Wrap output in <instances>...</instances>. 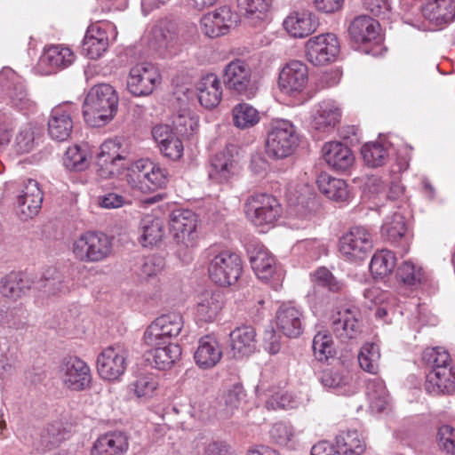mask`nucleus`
<instances>
[{"instance_id": "obj_43", "label": "nucleus", "mask_w": 455, "mask_h": 455, "mask_svg": "<svg viewBox=\"0 0 455 455\" xmlns=\"http://www.w3.org/2000/svg\"><path fill=\"white\" fill-rule=\"evenodd\" d=\"M260 120L259 111L248 103H238L232 109V122L235 127L246 130L255 126Z\"/></svg>"}, {"instance_id": "obj_50", "label": "nucleus", "mask_w": 455, "mask_h": 455, "mask_svg": "<svg viewBox=\"0 0 455 455\" xmlns=\"http://www.w3.org/2000/svg\"><path fill=\"white\" fill-rule=\"evenodd\" d=\"M395 263V253L385 249L377 251L372 256L369 267L373 275L383 277L392 273Z\"/></svg>"}, {"instance_id": "obj_52", "label": "nucleus", "mask_w": 455, "mask_h": 455, "mask_svg": "<svg viewBox=\"0 0 455 455\" xmlns=\"http://www.w3.org/2000/svg\"><path fill=\"white\" fill-rule=\"evenodd\" d=\"M363 161L372 168L382 166L388 156L387 149L378 142H369L361 150Z\"/></svg>"}, {"instance_id": "obj_38", "label": "nucleus", "mask_w": 455, "mask_h": 455, "mask_svg": "<svg viewBox=\"0 0 455 455\" xmlns=\"http://www.w3.org/2000/svg\"><path fill=\"white\" fill-rule=\"evenodd\" d=\"M223 300L220 292L204 291L198 295L196 317L201 322H212L222 307Z\"/></svg>"}, {"instance_id": "obj_20", "label": "nucleus", "mask_w": 455, "mask_h": 455, "mask_svg": "<svg viewBox=\"0 0 455 455\" xmlns=\"http://www.w3.org/2000/svg\"><path fill=\"white\" fill-rule=\"evenodd\" d=\"M234 14L228 6H222L212 13H207L200 20L202 32L212 38L228 33L234 24Z\"/></svg>"}, {"instance_id": "obj_13", "label": "nucleus", "mask_w": 455, "mask_h": 455, "mask_svg": "<svg viewBox=\"0 0 455 455\" xmlns=\"http://www.w3.org/2000/svg\"><path fill=\"white\" fill-rule=\"evenodd\" d=\"M128 353V349L121 344L104 348L97 358L100 376L108 380L118 379L126 371Z\"/></svg>"}, {"instance_id": "obj_8", "label": "nucleus", "mask_w": 455, "mask_h": 455, "mask_svg": "<svg viewBox=\"0 0 455 455\" xmlns=\"http://www.w3.org/2000/svg\"><path fill=\"white\" fill-rule=\"evenodd\" d=\"M360 315L359 309L353 304L337 307L330 319L332 334L341 342L356 339L362 331Z\"/></svg>"}, {"instance_id": "obj_54", "label": "nucleus", "mask_w": 455, "mask_h": 455, "mask_svg": "<svg viewBox=\"0 0 455 455\" xmlns=\"http://www.w3.org/2000/svg\"><path fill=\"white\" fill-rule=\"evenodd\" d=\"M63 164L66 169L72 172H82L88 165L87 154L80 146L69 147L64 156Z\"/></svg>"}, {"instance_id": "obj_56", "label": "nucleus", "mask_w": 455, "mask_h": 455, "mask_svg": "<svg viewBox=\"0 0 455 455\" xmlns=\"http://www.w3.org/2000/svg\"><path fill=\"white\" fill-rule=\"evenodd\" d=\"M315 206L316 203L313 198H309L306 202L300 199L293 209L295 218L291 226L294 228H305L307 227L313 218Z\"/></svg>"}, {"instance_id": "obj_46", "label": "nucleus", "mask_w": 455, "mask_h": 455, "mask_svg": "<svg viewBox=\"0 0 455 455\" xmlns=\"http://www.w3.org/2000/svg\"><path fill=\"white\" fill-rule=\"evenodd\" d=\"M66 433L60 422H54L44 427L37 440V450L44 452L58 447L65 439Z\"/></svg>"}, {"instance_id": "obj_22", "label": "nucleus", "mask_w": 455, "mask_h": 455, "mask_svg": "<svg viewBox=\"0 0 455 455\" xmlns=\"http://www.w3.org/2000/svg\"><path fill=\"white\" fill-rule=\"evenodd\" d=\"M73 127L71 112L66 106H58L52 109L47 122V132L52 140H67L70 137Z\"/></svg>"}, {"instance_id": "obj_17", "label": "nucleus", "mask_w": 455, "mask_h": 455, "mask_svg": "<svg viewBox=\"0 0 455 455\" xmlns=\"http://www.w3.org/2000/svg\"><path fill=\"white\" fill-rule=\"evenodd\" d=\"M307 81V66L302 61L292 60L281 70L278 84L283 93L295 96L305 89Z\"/></svg>"}, {"instance_id": "obj_40", "label": "nucleus", "mask_w": 455, "mask_h": 455, "mask_svg": "<svg viewBox=\"0 0 455 455\" xmlns=\"http://www.w3.org/2000/svg\"><path fill=\"white\" fill-rule=\"evenodd\" d=\"M32 285L30 279L22 273L11 272L0 281V292L3 296L17 299L24 295Z\"/></svg>"}, {"instance_id": "obj_55", "label": "nucleus", "mask_w": 455, "mask_h": 455, "mask_svg": "<svg viewBox=\"0 0 455 455\" xmlns=\"http://www.w3.org/2000/svg\"><path fill=\"white\" fill-rule=\"evenodd\" d=\"M422 360L427 366L431 368L429 372H436L439 368L451 366L449 353L442 347L425 349L422 354Z\"/></svg>"}, {"instance_id": "obj_15", "label": "nucleus", "mask_w": 455, "mask_h": 455, "mask_svg": "<svg viewBox=\"0 0 455 455\" xmlns=\"http://www.w3.org/2000/svg\"><path fill=\"white\" fill-rule=\"evenodd\" d=\"M339 52L337 36L326 33L313 36L306 44V56L315 66H321L333 61Z\"/></svg>"}, {"instance_id": "obj_63", "label": "nucleus", "mask_w": 455, "mask_h": 455, "mask_svg": "<svg viewBox=\"0 0 455 455\" xmlns=\"http://www.w3.org/2000/svg\"><path fill=\"white\" fill-rule=\"evenodd\" d=\"M271 440L279 446H286L294 435L293 428L284 422L274 424L269 431Z\"/></svg>"}, {"instance_id": "obj_7", "label": "nucleus", "mask_w": 455, "mask_h": 455, "mask_svg": "<svg viewBox=\"0 0 455 455\" xmlns=\"http://www.w3.org/2000/svg\"><path fill=\"white\" fill-rule=\"evenodd\" d=\"M169 226L173 239L180 246L179 254L182 249L189 251L196 245L197 216L194 212L183 209L172 211L170 214Z\"/></svg>"}, {"instance_id": "obj_9", "label": "nucleus", "mask_w": 455, "mask_h": 455, "mask_svg": "<svg viewBox=\"0 0 455 455\" xmlns=\"http://www.w3.org/2000/svg\"><path fill=\"white\" fill-rule=\"evenodd\" d=\"M183 318L179 313H169L158 316L144 332V341L148 346H156L172 342L183 328Z\"/></svg>"}, {"instance_id": "obj_4", "label": "nucleus", "mask_w": 455, "mask_h": 455, "mask_svg": "<svg viewBox=\"0 0 455 455\" xmlns=\"http://www.w3.org/2000/svg\"><path fill=\"white\" fill-rule=\"evenodd\" d=\"M212 257L209 263V275L215 283L220 286L235 284L242 274V260L238 254L228 250L218 251L212 247L208 250Z\"/></svg>"}, {"instance_id": "obj_60", "label": "nucleus", "mask_w": 455, "mask_h": 455, "mask_svg": "<svg viewBox=\"0 0 455 455\" xmlns=\"http://www.w3.org/2000/svg\"><path fill=\"white\" fill-rule=\"evenodd\" d=\"M164 259L158 255H150L142 259L137 266L136 274L142 279L156 275L164 267Z\"/></svg>"}, {"instance_id": "obj_48", "label": "nucleus", "mask_w": 455, "mask_h": 455, "mask_svg": "<svg viewBox=\"0 0 455 455\" xmlns=\"http://www.w3.org/2000/svg\"><path fill=\"white\" fill-rule=\"evenodd\" d=\"M4 99L9 106L20 111H30L35 107V102L30 98L21 77Z\"/></svg>"}, {"instance_id": "obj_11", "label": "nucleus", "mask_w": 455, "mask_h": 455, "mask_svg": "<svg viewBox=\"0 0 455 455\" xmlns=\"http://www.w3.org/2000/svg\"><path fill=\"white\" fill-rule=\"evenodd\" d=\"M59 374L65 387L71 391H84L92 385V373L89 365L77 356L62 359Z\"/></svg>"}, {"instance_id": "obj_59", "label": "nucleus", "mask_w": 455, "mask_h": 455, "mask_svg": "<svg viewBox=\"0 0 455 455\" xmlns=\"http://www.w3.org/2000/svg\"><path fill=\"white\" fill-rule=\"evenodd\" d=\"M129 387L130 391L132 392L137 398L147 399L150 397L156 389L157 382L152 374H142L138 376Z\"/></svg>"}, {"instance_id": "obj_32", "label": "nucleus", "mask_w": 455, "mask_h": 455, "mask_svg": "<svg viewBox=\"0 0 455 455\" xmlns=\"http://www.w3.org/2000/svg\"><path fill=\"white\" fill-rule=\"evenodd\" d=\"M341 112L333 100H323L317 106L312 120V127L320 132H329L339 122Z\"/></svg>"}, {"instance_id": "obj_58", "label": "nucleus", "mask_w": 455, "mask_h": 455, "mask_svg": "<svg viewBox=\"0 0 455 455\" xmlns=\"http://www.w3.org/2000/svg\"><path fill=\"white\" fill-rule=\"evenodd\" d=\"M172 124L177 133L182 136L192 135L198 127L197 118L187 108L180 110L174 116Z\"/></svg>"}, {"instance_id": "obj_3", "label": "nucleus", "mask_w": 455, "mask_h": 455, "mask_svg": "<svg viewBox=\"0 0 455 455\" xmlns=\"http://www.w3.org/2000/svg\"><path fill=\"white\" fill-rule=\"evenodd\" d=\"M299 145L294 124L286 119L273 120L267 133L266 154L274 159L290 156Z\"/></svg>"}, {"instance_id": "obj_39", "label": "nucleus", "mask_w": 455, "mask_h": 455, "mask_svg": "<svg viewBox=\"0 0 455 455\" xmlns=\"http://www.w3.org/2000/svg\"><path fill=\"white\" fill-rule=\"evenodd\" d=\"M318 379L323 387L339 395H347L352 393L351 378L341 370L324 369L319 373Z\"/></svg>"}, {"instance_id": "obj_33", "label": "nucleus", "mask_w": 455, "mask_h": 455, "mask_svg": "<svg viewBox=\"0 0 455 455\" xmlns=\"http://www.w3.org/2000/svg\"><path fill=\"white\" fill-rule=\"evenodd\" d=\"M423 17L435 26L450 23L455 17L452 0H430L422 7Z\"/></svg>"}, {"instance_id": "obj_45", "label": "nucleus", "mask_w": 455, "mask_h": 455, "mask_svg": "<svg viewBox=\"0 0 455 455\" xmlns=\"http://www.w3.org/2000/svg\"><path fill=\"white\" fill-rule=\"evenodd\" d=\"M164 235L163 221L158 218L146 216L140 222V243L144 247L156 245Z\"/></svg>"}, {"instance_id": "obj_26", "label": "nucleus", "mask_w": 455, "mask_h": 455, "mask_svg": "<svg viewBox=\"0 0 455 455\" xmlns=\"http://www.w3.org/2000/svg\"><path fill=\"white\" fill-rule=\"evenodd\" d=\"M222 357V350L218 340L212 336H204L198 341L194 354L196 364L204 370L212 369Z\"/></svg>"}, {"instance_id": "obj_47", "label": "nucleus", "mask_w": 455, "mask_h": 455, "mask_svg": "<svg viewBox=\"0 0 455 455\" xmlns=\"http://www.w3.org/2000/svg\"><path fill=\"white\" fill-rule=\"evenodd\" d=\"M366 395L370 408L376 412L383 411L388 403V394L382 379H369L366 384Z\"/></svg>"}, {"instance_id": "obj_51", "label": "nucleus", "mask_w": 455, "mask_h": 455, "mask_svg": "<svg viewBox=\"0 0 455 455\" xmlns=\"http://www.w3.org/2000/svg\"><path fill=\"white\" fill-rule=\"evenodd\" d=\"M379 358V348L374 343H366L363 345L358 355L360 367L364 371L371 374H376L378 372Z\"/></svg>"}, {"instance_id": "obj_18", "label": "nucleus", "mask_w": 455, "mask_h": 455, "mask_svg": "<svg viewBox=\"0 0 455 455\" xmlns=\"http://www.w3.org/2000/svg\"><path fill=\"white\" fill-rule=\"evenodd\" d=\"M43 192L36 180L28 179L24 182L20 194L17 196V213L21 220L36 216L42 207Z\"/></svg>"}, {"instance_id": "obj_42", "label": "nucleus", "mask_w": 455, "mask_h": 455, "mask_svg": "<svg viewBox=\"0 0 455 455\" xmlns=\"http://www.w3.org/2000/svg\"><path fill=\"white\" fill-rule=\"evenodd\" d=\"M396 278L407 286L418 288L427 281V274L419 265L404 261L396 270Z\"/></svg>"}, {"instance_id": "obj_27", "label": "nucleus", "mask_w": 455, "mask_h": 455, "mask_svg": "<svg viewBox=\"0 0 455 455\" xmlns=\"http://www.w3.org/2000/svg\"><path fill=\"white\" fill-rule=\"evenodd\" d=\"M322 153L327 164L337 171L348 169L355 161L351 149L339 141L326 142Z\"/></svg>"}, {"instance_id": "obj_29", "label": "nucleus", "mask_w": 455, "mask_h": 455, "mask_svg": "<svg viewBox=\"0 0 455 455\" xmlns=\"http://www.w3.org/2000/svg\"><path fill=\"white\" fill-rule=\"evenodd\" d=\"M150 347L152 349L148 351L147 360L158 370L170 369L181 356V347L176 343L166 342Z\"/></svg>"}, {"instance_id": "obj_16", "label": "nucleus", "mask_w": 455, "mask_h": 455, "mask_svg": "<svg viewBox=\"0 0 455 455\" xmlns=\"http://www.w3.org/2000/svg\"><path fill=\"white\" fill-rule=\"evenodd\" d=\"M239 169L236 147L228 145L211 159L209 178L218 182L228 181Z\"/></svg>"}, {"instance_id": "obj_57", "label": "nucleus", "mask_w": 455, "mask_h": 455, "mask_svg": "<svg viewBox=\"0 0 455 455\" xmlns=\"http://www.w3.org/2000/svg\"><path fill=\"white\" fill-rule=\"evenodd\" d=\"M314 355L317 361L325 362L334 355L331 337L327 333L318 332L312 341Z\"/></svg>"}, {"instance_id": "obj_31", "label": "nucleus", "mask_w": 455, "mask_h": 455, "mask_svg": "<svg viewBox=\"0 0 455 455\" xmlns=\"http://www.w3.org/2000/svg\"><path fill=\"white\" fill-rule=\"evenodd\" d=\"M382 238L392 243L400 244L403 249L408 245L407 226L404 217L398 212L387 216L380 229Z\"/></svg>"}, {"instance_id": "obj_24", "label": "nucleus", "mask_w": 455, "mask_h": 455, "mask_svg": "<svg viewBox=\"0 0 455 455\" xmlns=\"http://www.w3.org/2000/svg\"><path fill=\"white\" fill-rule=\"evenodd\" d=\"M432 395L455 394V367L439 368L436 372H428L424 385Z\"/></svg>"}, {"instance_id": "obj_34", "label": "nucleus", "mask_w": 455, "mask_h": 455, "mask_svg": "<svg viewBox=\"0 0 455 455\" xmlns=\"http://www.w3.org/2000/svg\"><path fill=\"white\" fill-rule=\"evenodd\" d=\"M286 31L293 37H306L317 28L315 16L309 11L291 13L283 21Z\"/></svg>"}, {"instance_id": "obj_14", "label": "nucleus", "mask_w": 455, "mask_h": 455, "mask_svg": "<svg viewBox=\"0 0 455 455\" xmlns=\"http://www.w3.org/2000/svg\"><path fill=\"white\" fill-rule=\"evenodd\" d=\"M372 249L371 234L363 227H353L339 239V251L351 261L367 258Z\"/></svg>"}, {"instance_id": "obj_36", "label": "nucleus", "mask_w": 455, "mask_h": 455, "mask_svg": "<svg viewBox=\"0 0 455 455\" xmlns=\"http://www.w3.org/2000/svg\"><path fill=\"white\" fill-rule=\"evenodd\" d=\"M74 60L75 54L70 48L55 44L44 49L40 64L49 68V72H56L68 68Z\"/></svg>"}, {"instance_id": "obj_53", "label": "nucleus", "mask_w": 455, "mask_h": 455, "mask_svg": "<svg viewBox=\"0 0 455 455\" xmlns=\"http://www.w3.org/2000/svg\"><path fill=\"white\" fill-rule=\"evenodd\" d=\"M270 5L271 0H237L239 12L251 20H262Z\"/></svg>"}, {"instance_id": "obj_61", "label": "nucleus", "mask_w": 455, "mask_h": 455, "mask_svg": "<svg viewBox=\"0 0 455 455\" xmlns=\"http://www.w3.org/2000/svg\"><path fill=\"white\" fill-rule=\"evenodd\" d=\"M35 147L34 131L29 125L22 126L16 135L13 144L14 150L17 154L22 155L29 153Z\"/></svg>"}, {"instance_id": "obj_10", "label": "nucleus", "mask_w": 455, "mask_h": 455, "mask_svg": "<svg viewBox=\"0 0 455 455\" xmlns=\"http://www.w3.org/2000/svg\"><path fill=\"white\" fill-rule=\"evenodd\" d=\"M161 80L158 68L152 63H138L130 69L127 90L135 97L148 96L161 84Z\"/></svg>"}, {"instance_id": "obj_1", "label": "nucleus", "mask_w": 455, "mask_h": 455, "mask_svg": "<svg viewBox=\"0 0 455 455\" xmlns=\"http://www.w3.org/2000/svg\"><path fill=\"white\" fill-rule=\"evenodd\" d=\"M119 96L116 89L108 84L92 86L84 100L83 114L85 122L93 127H101L116 115Z\"/></svg>"}, {"instance_id": "obj_6", "label": "nucleus", "mask_w": 455, "mask_h": 455, "mask_svg": "<svg viewBox=\"0 0 455 455\" xmlns=\"http://www.w3.org/2000/svg\"><path fill=\"white\" fill-rule=\"evenodd\" d=\"M73 253L82 262H100L107 259L112 250L109 237L100 232H85L73 243Z\"/></svg>"}, {"instance_id": "obj_5", "label": "nucleus", "mask_w": 455, "mask_h": 455, "mask_svg": "<svg viewBox=\"0 0 455 455\" xmlns=\"http://www.w3.org/2000/svg\"><path fill=\"white\" fill-rule=\"evenodd\" d=\"M246 217L257 227L269 228L282 214V207L275 197L266 193L253 194L244 203Z\"/></svg>"}, {"instance_id": "obj_19", "label": "nucleus", "mask_w": 455, "mask_h": 455, "mask_svg": "<svg viewBox=\"0 0 455 455\" xmlns=\"http://www.w3.org/2000/svg\"><path fill=\"white\" fill-rule=\"evenodd\" d=\"M118 144L114 140L105 141L100 146V152L98 155L97 177L101 180L113 178L124 164H118V162L125 160V156L117 152Z\"/></svg>"}, {"instance_id": "obj_49", "label": "nucleus", "mask_w": 455, "mask_h": 455, "mask_svg": "<svg viewBox=\"0 0 455 455\" xmlns=\"http://www.w3.org/2000/svg\"><path fill=\"white\" fill-rule=\"evenodd\" d=\"M312 281L315 284V291L312 294H308L311 301L315 299L316 288H326L331 292H339L343 290L344 283L338 280L332 273L324 267H318L312 275Z\"/></svg>"}, {"instance_id": "obj_35", "label": "nucleus", "mask_w": 455, "mask_h": 455, "mask_svg": "<svg viewBox=\"0 0 455 455\" xmlns=\"http://www.w3.org/2000/svg\"><path fill=\"white\" fill-rule=\"evenodd\" d=\"M108 47L107 32L96 24L90 26L82 42L81 52L89 59L97 60L107 51Z\"/></svg>"}, {"instance_id": "obj_25", "label": "nucleus", "mask_w": 455, "mask_h": 455, "mask_svg": "<svg viewBox=\"0 0 455 455\" xmlns=\"http://www.w3.org/2000/svg\"><path fill=\"white\" fill-rule=\"evenodd\" d=\"M129 448L127 435L120 431L106 433L97 438L91 455H124Z\"/></svg>"}, {"instance_id": "obj_30", "label": "nucleus", "mask_w": 455, "mask_h": 455, "mask_svg": "<svg viewBox=\"0 0 455 455\" xmlns=\"http://www.w3.org/2000/svg\"><path fill=\"white\" fill-rule=\"evenodd\" d=\"M229 336L234 357L248 356L256 350V331L252 326L237 327Z\"/></svg>"}, {"instance_id": "obj_37", "label": "nucleus", "mask_w": 455, "mask_h": 455, "mask_svg": "<svg viewBox=\"0 0 455 455\" xmlns=\"http://www.w3.org/2000/svg\"><path fill=\"white\" fill-rule=\"evenodd\" d=\"M379 24L367 15L355 17L349 26V35L355 43L366 44L377 39Z\"/></svg>"}, {"instance_id": "obj_2", "label": "nucleus", "mask_w": 455, "mask_h": 455, "mask_svg": "<svg viewBox=\"0 0 455 455\" xmlns=\"http://www.w3.org/2000/svg\"><path fill=\"white\" fill-rule=\"evenodd\" d=\"M169 172L149 159H140L127 167L129 186L141 193H151L164 188L169 181Z\"/></svg>"}, {"instance_id": "obj_21", "label": "nucleus", "mask_w": 455, "mask_h": 455, "mask_svg": "<svg viewBox=\"0 0 455 455\" xmlns=\"http://www.w3.org/2000/svg\"><path fill=\"white\" fill-rule=\"evenodd\" d=\"M251 268L259 279L269 280L275 271V259L271 252L260 243H251L247 247Z\"/></svg>"}, {"instance_id": "obj_23", "label": "nucleus", "mask_w": 455, "mask_h": 455, "mask_svg": "<svg viewBox=\"0 0 455 455\" xmlns=\"http://www.w3.org/2000/svg\"><path fill=\"white\" fill-rule=\"evenodd\" d=\"M276 326L286 337H299L303 331L302 311L291 304H283L276 312Z\"/></svg>"}, {"instance_id": "obj_62", "label": "nucleus", "mask_w": 455, "mask_h": 455, "mask_svg": "<svg viewBox=\"0 0 455 455\" xmlns=\"http://www.w3.org/2000/svg\"><path fill=\"white\" fill-rule=\"evenodd\" d=\"M244 390L242 385L235 384L224 395L225 414L230 417L238 409L241 401L244 397Z\"/></svg>"}, {"instance_id": "obj_28", "label": "nucleus", "mask_w": 455, "mask_h": 455, "mask_svg": "<svg viewBox=\"0 0 455 455\" xmlns=\"http://www.w3.org/2000/svg\"><path fill=\"white\" fill-rule=\"evenodd\" d=\"M198 100L200 104L207 109L216 108L222 99L220 81L213 73L203 76L197 83Z\"/></svg>"}, {"instance_id": "obj_12", "label": "nucleus", "mask_w": 455, "mask_h": 455, "mask_svg": "<svg viewBox=\"0 0 455 455\" xmlns=\"http://www.w3.org/2000/svg\"><path fill=\"white\" fill-rule=\"evenodd\" d=\"M222 80L227 89L248 99L255 94V85L251 79V69L248 63L235 60L223 69Z\"/></svg>"}, {"instance_id": "obj_41", "label": "nucleus", "mask_w": 455, "mask_h": 455, "mask_svg": "<svg viewBox=\"0 0 455 455\" xmlns=\"http://www.w3.org/2000/svg\"><path fill=\"white\" fill-rule=\"evenodd\" d=\"M318 188L327 198L344 202L348 197V189L347 183L341 180L333 178L326 172H322L316 180Z\"/></svg>"}, {"instance_id": "obj_44", "label": "nucleus", "mask_w": 455, "mask_h": 455, "mask_svg": "<svg viewBox=\"0 0 455 455\" xmlns=\"http://www.w3.org/2000/svg\"><path fill=\"white\" fill-rule=\"evenodd\" d=\"M336 445L340 454L362 455L365 451V443L356 430L341 432L336 436Z\"/></svg>"}, {"instance_id": "obj_64", "label": "nucleus", "mask_w": 455, "mask_h": 455, "mask_svg": "<svg viewBox=\"0 0 455 455\" xmlns=\"http://www.w3.org/2000/svg\"><path fill=\"white\" fill-rule=\"evenodd\" d=\"M437 439L438 445L443 451L455 455V428L449 425L440 427Z\"/></svg>"}]
</instances>
